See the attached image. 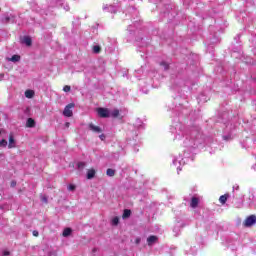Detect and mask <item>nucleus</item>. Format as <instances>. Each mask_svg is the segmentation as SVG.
<instances>
[{
	"label": "nucleus",
	"mask_w": 256,
	"mask_h": 256,
	"mask_svg": "<svg viewBox=\"0 0 256 256\" xmlns=\"http://www.w3.org/2000/svg\"><path fill=\"white\" fill-rule=\"evenodd\" d=\"M219 201L222 205H225L227 203V195L220 196Z\"/></svg>",
	"instance_id": "6ab92c4d"
},
{
	"label": "nucleus",
	"mask_w": 256,
	"mask_h": 256,
	"mask_svg": "<svg viewBox=\"0 0 256 256\" xmlns=\"http://www.w3.org/2000/svg\"><path fill=\"white\" fill-rule=\"evenodd\" d=\"M128 217H131V210L125 209L122 215V219H128Z\"/></svg>",
	"instance_id": "2eb2a0df"
},
{
	"label": "nucleus",
	"mask_w": 256,
	"mask_h": 256,
	"mask_svg": "<svg viewBox=\"0 0 256 256\" xmlns=\"http://www.w3.org/2000/svg\"><path fill=\"white\" fill-rule=\"evenodd\" d=\"M21 41L24 45H27V47H31V43H32L31 37L24 36Z\"/></svg>",
	"instance_id": "6e6552de"
},
{
	"label": "nucleus",
	"mask_w": 256,
	"mask_h": 256,
	"mask_svg": "<svg viewBox=\"0 0 256 256\" xmlns=\"http://www.w3.org/2000/svg\"><path fill=\"white\" fill-rule=\"evenodd\" d=\"M75 107L74 103L68 104L63 111L64 117H73V108Z\"/></svg>",
	"instance_id": "f03ea898"
},
{
	"label": "nucleus",
	"mask_w": 256,
	"mask_h": 256,
	"mask_svg": "<svg viewBox=\"0 0 256 256\" xmlns=\"http://www.w3.org/2000/svg\"><path fill=\"white\" fill-rule=\"evenodd\" d=\"M84 167H85V162L78 163V169H84Z\"/></svg>",
	"instance_id": "b1692460"
},
{
	"label": "nucleus",
	"mask_w": 256,
	"mask_h": 256,
	"mask_svg": "<svg viewBox=\"0 0 256 256\" xmlns=\"http://www.w3.org/2000/svg\"><path fill=\"white\" fill-rule=\"evenodd\" d=\"M68 191H75V185L70 184V185L68 186Z\"/></svg>",
	"instance_id": "a878e982"
},
{
	"label": "nucleus",
	"mask_w": 256,
	"mask_h": 256,
	"mask_svg": "<svg viewBox=\"0 0 256 256\" xmlns=\"http://www.w3.org/2000/svg\"><path fill=\"white\" fill-rule=\"evenodd\" d=\"M70 123L69 122H66L65 123V127H69Z\"/></svg>",
	"instance_id": "473e14b6"
},
{
	"label": "nucleus",
	"mask_w": 256,
	"mask_h": 256,
	"mask_svg": "<svg viewBox=\"0 0 256 256\" xmlns=\"http://www.w3.org/2000/svg\"><path fill=\"white\" fill-rule=\"evenodd\" d=\"M107 9H109V11H111L113 9V6H108V5L103 6L104 11H107Z\"/></svg>",
	"instance_id": "393cba45"
},
{
	"label": "nucleus",
	"mask_w": 256,
	"mask_h": 256,
	"mask_svg": "<svg viewBox=\"0 0 256 256\" xmlns=\"http://www.w3.org/2000/svg\"><path fill=\"white\" fill-rule=\"evenodd\" d=\"M6 61H12V63H17L21 61V56L13 55L11 58H6Z\"/></svg>",
	"instance_id": "9d476101"
},
{
	"label": "nucleus",
	"mask_w": 256,
	"mask_h": 256,
	"mask_svg": "<svg viewBox=\"0 0 256 256\" xmlns=\"http://www.w3.org/2000/svg\"><path fill=\"white\" fill-rule=\"evenodd\" d=\"M63 91H64L65 93H69V91H71V86H69V85L64 86V87H63Z\"/></svg>",
	"instance_id": "5701e85b"
},
{
	"label": "nucleus",
	"mask_w": 256,
	"mask_h": 256,
	"mask_svg": "<svg viewBox=\"0 0 256 256\" xmlns=\"http://www.w3.org/2000/svg\"><path fill=\"white\" fill-rule=\"evenodd\" d=\"M160 65L164 69V71H167V69H169V64H167L166 62H162L160 63Z\"/></svg>",
	"instance_id": "412c9836"
},
{
	"label": "nucleus",
	"mask_w": 256,
	"mask_h": 256,
	"mask_svg": "<svg viewBox=\"0 0 256 256\" xmlns=\"http://www.w3.org/2000/svg\"><path fill=\"white\" fill-rule=\"evenodd\" d=\"M135 243H136V245H139V243H141V238H139V237L136 238V239H135Z\"/></svg>",
	"instance_id": "c756f323"
},
{
	"label": "nucleus",
	"mask_w": 256,
	"mask_h": 256,
	"mask_svg": "<svg viewBox=\"0 0 256 256\" xmlns=\"http://www.w3.org/2000/svg\"><path fill=\"white\" fill-rule=\"evenodd\" d=\"M41 201L43 203H47V196H41Z\"/></svg>",
	"instance_id": "cd10ccee"
},
{
	"label": "nucleus",
	"mask_w": 256,
	"mask_h": 256,
	"mask_svg": "<svg viewBox=\"0 0 256 256\" xmlns=\"http://www.w3.org/2000/svg\"><path fill=\"white\" fill-rule=\"evenodd\" d=\"M9 255H11V253L9 251H7V250L3 251V256H9Z\"/></svg>",
	"instance_id": "c85d7f7f"
},
{
	"label": "nucleus",
	"mask_w": 256,
	"mask_h": 256,
	"mask_svg": "<svg viewBox=\"0 0 256 256\" xmlns=\"http://www.w3.org/2000/svg\"><path fill=\"white\" fill-rule=\"evenodd\" d=\"M96 111H97L99 117H102V118L111 117V110L110 109H107V108H97Z\"/></svg>",
	"instance_id": "7ed1b4c3"
},
{
	"label": "nucleus",
	"mask_w": 256,
	"mask_h": 256,
	"mask_svg": "<svg viewBox=\"0 0 256 256\" xmlns=\"http://www.w3.org/2000/svg\"><path fill=\"white\" fill-rule=\"evenodd\" d=\"M101 141H105V134H101L100 136Z\"/></svg>",
	"instance_id": "7c9ffc66"
},
{
	"label": "nucleus",
	"mask_w": 256,
	"mask_h": 256,
	"mask_svg": "<svg viewBox=\"0 0 256 256\" xmlns=\"http://www.w3.org/2000/svg\"><path fill=\"white\" fill-rule=\"evenodd\" d=\"M96 173L97 172L95 171V169H93V168L88 169L87 174H86L87 179H93L95 177Z\"/></svg>",
	"instance_id": "423d86ee"
},
{
	"label": "nucleus",
	"mask_w": 256,
	"mask_h": 256,
	"mask_svg": "<svg viewBox=\"0 0 256 256\" xmlns=\"http://www.w3.org/2000/svg\"><path fill=\"white\" fill-rule=\"evenodd\" d=\"M244 227H253V225H256V216L255 215H250L248 216L244 223Z\"/></svg>",
	"instance_id": "20e7f679"
},
{
	"label": "nucleus",
	"mask_w": 256,
	"mask_h": 256,
	"mask_svg": "<svg viewBox=\"0 0 256 256\" xmlns=\"http://www.w3.org/2000/svg\"><path fill=\"white\" fill-rule=\"evenodd\" d=\"M7 145H8L7 140L2 139V140L0 141V147H7Z\"/></svg>",
	"instance_id": "4be33fe9"
},
{
	"label": "nucleus",
	"mask_w": 256,
	"mask_h": 256,
	"mask_svg": "<svg viewBox=\"0 0 256 256\" xmlns=\"http://www.w3.org/2000/svg\"><path fill=\"white\" fill-rule=\"evenodd\" d=\"M25 97L27 99H33V97H35V91H33V90H26L25 91Z\"/></svg>",
	"instance_id": "f8f14e48"
},
{
	"label": "nucleus",
	"mask_w": 256,
	"mask_h": 256,
	"mask_svg": "<svg viewBox=\"0 0 256 256\" xmlns=\"http://www.w3.org/2000/svg\"><path fill=\"white\" fill-rule=\"evenodd\" d=\"M198 205H199V198L192 197L191 202H190V207H192V209H196V207Z\"/></svg>",
	"instance_id": "0eeeda50"
},
{
	"label": "nucleus",
	"mask_w": 256,
	"mask_h": 256,
	"mask_svg": "<svg viewBox=\"0 0 256 256\" xmlns=\"http://www.w3.org/2000/svg\"><path fill=\"white\" fill-rule=\"evenodd\" d=\"M111 225H113V227H117V225H119V217L115 216L114 218H112Z\"/></svg>",
	"instance_id": "dca6fc26"
},
{
	"label": "nucleus",
	"mask_w": 256,
	"mask_h": 256,
	"mask_svg": "<svg viewBox=\"0 0 256 256\" xmlns=\"http://www.w3.org/2000/svg\"><path fill=\"white\" fill-rule=\"evenodd\" d=\"M93 53H101V47L100 46H93Z\"/></svg>",
	"instance_id": "aec40b11"
},
{
	"label": "nucleus",
	"mask_w": 256,
	"mask_h": 256,
	"mask_svg": "<svg viewBox=\"0 0 256 256\" xmlns=\"http://www.w3.org/2000/svg\"><path fill=\"white\" fill-rule=\"evenodd\" d=\"M16 147L17 140H15V136H13V134H10L8 139V149H15Z\"/></svg>",
	"instance_id": "39448f33"
},
{
	"label": "nucleus",
	"mask_w": 256,
	"mask_h": 256,
	"mask_svg": "<svg viewBox=\"0 0 256 256\" xmlns=\"http://www.w3.org/2000/svg\"><path fill=\"white\" fill-rule=\"evenodd\" d=\"M173 166L176 167L177 172L181 171V167L185 165V160H183V155L179 154L173 158Z\"/></svg>",
	"instance_id": "f257e3e1"
},
{
	"label": "nucleus",
	"mask_w": 256,
	"mask_h": 256,
	"mask_svg": "<svg viewBox=\"0 0 256 256\" xmlns=\"http://www.w3.org/2000/svg\"><path fill=\"white\" fill-rule=\"evenodd\" d=\"M26 127L28 128L35 127V120L33 118H28L26 121Z\"/></svg>",
	"instance_id": "ddd939ff"
},
{
	"label": "nucleus",
	"mask_w": 256,
	"mask_h": 256,
	"mask_svg": "<svg viewBox=\"0 0 256 256\" xmlns=\"http://www.w3.org/2000/svg\"><path fill=\"white\" fill-rule=\"evenodd\" d=\"M71 233H73V230H72L71 228H65V229L63 230L62 235H63L64 237H69V236L71 235Z\"/></svg>",
	"instance_id": "4468645a"
},
{
	"label": "nucleus",
	"mask_w": 256,
	"mask_h": 256,
	"mask_svg": "<svg viewBox=\"0 0 256 256\" xmlns=\"http://www.w3.org/2000/svg\"><path fill=\"white\" fill-rule=\"evenodd\" d=\"M89 129L94 133H101V131H103L99 126H95L94 124H90Z\"/></svg>",
	"instance_id": "9b49d317"
},
{
	"label": "nucleus",
	"mask_w": 256,
	"mask_h": 256,
	"mask_svg": "<svg viewBox=\"0 0 256 256\" xmlns=\"http://www.w3.org/2000/svg\"><path fill=\"white\" fill-rule=\"evenodd\" d=\"M33 235H34V237H39V232L34 231V232H33Z\"/></svg>",
	"instance_id": "2f4dec72"
},
{
	"label": "nucleus",
	"mask_w": 256,
	"mask_h": 256,
	"mask_svg": "<svg viewBox=\"0 0 256 256\" xmlns=\"http://www.w3.org/2000/svg\"><path fill=\"white\" fill-rule=\"evenodd\" d=\"M106 174L108 175V177H114L115 176V170L109 168V169H107Z\"/></svg>",
	"instance_id": "a211bd4d"
},
{
	"label": "nucleus",
	"mask_w": 256,
	"mask_h": 256,
	"mask_svg": "<svg viewBox=\"0 0 256 256\" xmlns=\"http://www.w3.org/2000/svg\"><path fill=\"white\" fill-rule=\"evenodd\" d=\"M110 117H119V109L110 111Z\"/></svg>",
	"instance_id": "f3484780"
},
{
	"label": "nucleus",
	"mask_w": 256,
	"mask_h": 256,
	"mask_svg": "<svg viewBox=\"0 0 256 256\" xmlns=\"http://www.w3.org/2000/svg\"><path fill=\"white\" fill-rule=\"evenodd\" d=\"M4 23H9L11 21V18L9 16H6L3 18Z\"/></svg>",
	"instance_id": "bb28decb"
},
{
	"label": "nucleus",
	"mask_w": 256,
	"mask_h": 256,
	"mask_svg": "<svg viewBox=\"0 0 256 256\" xmlns=\"http://www.w3.org/2000/svg\"><path fill=\"white\" fill-rule=\"evenodd\" d=\"M158 241L157 236H150L147 238V243L149 246L155 245V243Z\"/></svg>",
	"instance_id": "1a4fd4ad"
}]
</instances>
